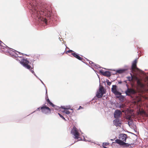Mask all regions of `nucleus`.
<instances>
[{"mask_svg": "<svg viewBox=\"0 0 148 148\" xmlns=\"http://www.w3.org/2000/svg\"><path fill=\"white\" fill-rule=\"evenodd\" d=\"M30 5L31 6L30 10L33 15L32 16L39 22L43 21L47 24V18L43 17L42 15L45 14L46 17H47V19H50L52 15L51 8L49 7L48 9L46 8L44 9L43 7H41L39 4L34 2L30 3Z\"/></svg>", "mask_w": 148, "mask_h": 148, "instance_id": "obj_1", "label": "nucleus"}, {"mask_svg": "<svg viewBox=\"0 0 148 148\" xmlns=\"http://www.w3.org/2000/svg\"><path fill=\"white\" fill-rule=\"evenodd\" d=\"M127 136L126 134H120L119 136V139H116L115 140V143L123 147H129L130 144L125 143L126 142Z\"/></svg>", "mask_w": 148, "mask_h": 148, "instance_id": "obj_2", "label": "nucleus"}, {"mask_svg": "<svg viewBox=\"0 0 148 148\" xmlns=\"http://www.w3.org/2000/svg\"><path fill=\"white\" fill-rule=\"evenodd\" d=\"M20 62V63L22 64L24 67L27 69H29L32 73L34 74L35 73L33 70V64H32V66H30L29 64H31V63H29V61L27 60V59L23 58Z\"/></svg>", "mask_w": 148, "mask_h": 148, "instance_id": "obj_3", "label": "nucleus"}, {"mask_svg": "<svg viewBox=\"0 0 148 148\" xmlns=\"http://www.w3.org/2000/svg\"><path fill=\"white\" fill-rule=\"evenodd\" d=\"M137 61L135 60L132 62L131 66L132 72L136 74H137L140 71V70L137 67Z\"/></svg>", "mask_w": 148, "mask_h": 148, "instance_id": "obj_4", "label": "nucleus"}, {"mask_svg": "<svg viewBox=\"0 0 148 148\" xmlns=\"http://www.w3.org/2000/svg\"><path fill=\"white\" fill-rule=\"evenodd\" d=\"M71 133L74 136V138L78 139L80 136V134L77 128L74 126L71 130Z\"/></svg>", "mask_w": 148, "mask_h": 148, "instance_id": "obj_5", "label": "nucleus"}, {"mask_svg": "<svg viewBox=\"0 0 148 148\" xmlns=\"http://www.w3.org/2000/svg\"><path fill=\"white\" fill-rule=\"evenodd\" d=\"M106 92V90L104 89L103 86H101L100 87L98 91L97 92L96 97L98 98H101Z\"/></svg>", "mask_w": 148, "mask_h": 148, "instance_id": "obj_6", "label": "nucleus"}, {"mask_svg": "<svg viewBox=\"0 0 148 148\" xmlns=\"http://www.w3.org/2000/svg\"><path fill=\"white\" fill-rule=\"evenodd\" d=\"M0 49L5 52L9 53L10 49L2 41L0 40Z\"/></svg>", "mask_w": 148, "mask_h": 148, "instance_id": "obj_7", "label": "nucleus"}, {"mask_svg": "<svg viewBox=\"0 0 148 148\" xmlns=\"http://www.w3.org/2000/svg\"><path fill=\"white\" fill-rule=\"evenodd\" d=\"M41 110L42 112L45 114H49L51 113V110L45 104L41 108H39L38 109H40Z\"/></svg>", "mask_w": 148, "mask_h": 148, "instance_id": "obj_8", "label": "nucleus"}, {"mask_svg": "<svg viewBox=\"0 0 148 148\" xmlns=\"http://www.w3.org/2000/svg\"><path fill=\"white\" fill-rule=\"evenodd\" d=\"M125 93L127 96H130L131 95H134L136 93V91L134 89L131 88H128L125 91Z\"/></svg>", "mask_w": 148, "mask_h": 148, "instance_id": "obj_9", "label": "nucleus"}, {"mask_svg": "<svg viewBox=\"0 0 148 148\" xmlns=\"http://www.w3.org/2000/svg\"><path fill=\"white\" fill-rule=\"evenodd\" d=\"M117 86L116 85H113L112 88H111L112 92L115 95H120L121 93L117 90Z\"/></svg>", "mask_w": 148, "mask_h": 148, "instance_id": "obj_10", "label": "nucleus"}, {"mask_svg": "<svg viewBox=\"0 0 148 148\" xmlns=\"http://www.w3.org/2000/svg\"><path fill=\"white\" fill-rule=\"evenodd\" d=\"M121 112L118 110H116L114 113V117L116 119H118L120 117V115H122Z\"/></svg>", "mask_w": 148, "mask_h": 148, "instance_id": "obj_11", "label": "nucleus"}, {"mask_svg": "<svg viewBox=\"0 0 148 148\" xmlns=\"http://www.w3.org/2000/svg\"><path fill=\"white\" fill-rule=\"evenodd\" d=\"M71 54L74 57H75L79 60L83 61V60H84V59L83 58L80 57L78 54L76 53L75 52H74L73 53H72Z\"/></svg>", "mask_w": 148, "mask_h": 148, "instance_id": "obj_12", "label": "nucleus"}, {"mask_svg": "<svg viewBox=\"0 0 148 148\" xmlns=\"http://www.w3.org/2000/svg\"><path fill=\"white\" fill-rule=\"evenodd\" d=\"M113 123L116 127H120L121 124V123L118 119H116L114 120L113 121Z\"/></svg>", "mask_w": 148, "mask_h": 148, "instance_id": "obj_13", "label": "nucleus"}, {"mask_svg": "<svg viewBox=\"0 0 148 148\" xmlns=\"http://www.w3.org/2000/svg\"><path fill=\"white\" fill-rule=\"evenodd\" d=\"M102 74L103 75L107 77H109L111 75V74L110 72L108 71H106L102 72Z\"/></svg>", "mask_w": 148, "mask_h": 148, "instance_id": "obj_14", "label": "nucleus"}, {"mask_svg": "<svg viewBox=\"0 0 148 148\" xmlns=\"http://www.w3.org/2000/svg\"><path fill=\"white\" fill-rule=\"evenodd\" d=\"M61 108L64 110V111H62L63 112H64L67 114H69L70 113V112L68 110V109L65 108L63 107H62Z\"/></svg>", "mask_w": 148, "mask_h": 148, "instance_id": "obj_15", "label": "nucleus"}, {"mask_svg": "<svg viewBox=\"0 0 148 148\" xmlns=\"http://www.w3.org/2000/svg\"><path fill=\"white\" fill-rule=\"evenodd\" d=\"M125 71V69H120L119 70H117L116 71V72L117 73H123Z\"/></svg>", "mask_w": 148, "mask_h": 148, "instance_id": "obj_16", "label": "nucleus"}, {"mask_svg": "<svg viewBox=\"0 0 148 148\" xmlns=\"http://www.w3.org/2000/svg\"><path fill=\"white\" fill-rule=\"evenodd\" d=\"M130 74L131 75V77H127V78L128 79V80L130 81H132L133 78V75L131 74Z\"/></svg>", "mask_w": 148, "mask_h": 148, "instance_id": "obj_17", "label": "nucleus"}, {"mask_svg": "<svg viewBox=\"0 0 148 148\" xmlns=\"http://www.w3.org/2000/svg\"><path fill=\"white\" fill-rule=\"evenodd\" d=\"M137 83L138 85L141 87H143V84L139 80H138V81H137Z\"/></svg>", "mask_w": 148, "mask_h": 148, "instance_id": "obj_18", "label": "nucleus"}, {"mask_svg": "<svg viewBox=\"0 0 148 148\" xmlns=\"http://www.w3.org/2000/svg\"><path fill=\"white\" fill-rule=\"evenodd\" d=\"M109 145V143H103V147H106Z\"/></svg>", "mask_w": 148, "mask_h": 148, "instance_id": "obj_19", "label": "nucleus"}, {"mask_svg": "<svg viewBox=\"0 0 148 148\" xmlns=\"http://www.w3.org/2000/svg\"><path fill=\"white\" fill-rule=\"evenodd\" d=\"M125 106L124 104H122L120 105V108H124L125 107Z\"/></svg>", "mask_w": 148, "mask_h": 148, "instance_id": "obj_20", "label": "nucleus"}, {"mask_svg": "<svg viewBox=\"0 0 148 148\" xmlns=\"http://www.w3.org/2000/svg\"><path fill=\"white\" fill-rule=\"evenodd\" d=\"M126 118L128 120H130L131 119V116L129 115L127 116H126Z\"/></svg>", "mask_w": 148, "mask_h": 148, "instance_id": "obj_21", "label": "nucleus"}, {"mask_svg": "<svg viewBox=\"0 0 148 148\" xmlns=\"http://www.w3.org/2000/svg\"><path fill=\"white\" fill-rule=\"evenodd\" d=\"M74 52L72 50H69L68 51H67L66 53H73Z\"/></svg>", "mask_w": 148, "mask_h": 148, "instance_id": "obj_22", "label": "nucleus"}, {"mask_svg": "<svg viewBox=\"0 0 148 148\" xmlns=\"http://www.w3.org/2000/svg\"><path fill=\"white\" fill-rule=\"evenodd\" d=\"M58 115L60 116V117L62 118L63 119L65 120V118L62 115L60 114V113H58Z\"/></svg>", "mask_w": 148, "mask_h": 148, "instance_id": "obj_23", "label": "nucleus"}, {"mask_svg": "<svg viewBox=\"0 0 148 148\" xmlns=\"http://www.w3.org/2000/svg\"><path fill=\"white\" fill-rule=\"evenodd\" d=\"M49 103L50 105H51L52 107H54L55 106V105L52 103H51V101L49 102Z\"/></svg>", "mask_w": 148, "mask_h": 148, "instance_id": "obj_24", "label": "nucleus"}, {"mask_svg": "<svg viewBox=\"0 0 148 148\" xmlns=\"http://www.w3.org/2000/svg\"><path fill=\"white\" fill-rule=\"evenodd\" d=\"M82 108H83L81 106H79V108H78L77 109V110H79L80 109H82Z\"/></svg>", "mask_w": 148, "mask_h": 148, "instance_id": "obj_25", "label": "nucleus"}, {"mask_svg": "<svg viewBox=\"0 0 148 148\" xmlns=\"http://www.w3.org/2000/svg\"><path fill=\"white\" fill-rule=\"evenodd\" d=\"M47 102L49 103V102H50V100H49V98H48L47 99Z\"/></svg>", "mask_w": 148, "mask_h": 148, "instance_id": "obj_26", "label": "nucleus"}, {"mask_svg": "<svg viewBox=\"0 0 148 148\" xmlns=\"http://www.w3.org/2000/svg\"><path fill=\"white\" fill-rule=\"evenodd\" d=\"M118 83L119 84H121L122 83V82H119Z\"/></svg>", "mask_w": 148, "mask_h": 148, "instance_id": "obj_27", "label": "nucleus"}, {"mask_svg": "<svg viewBox=\"0 0 148 148\" xmlns=\"http://www.w3.org/2000/svg\"><path fill=\"white\" fill-rule=\"evenodd\" d=\"M17 52L19 54H20V53L19 52Z\"/></svg>", "mask_w": 148, "mask_h": 148, "instance_id": "obj_28", "label": "nucleus"}, {"mask_svg": "<svg viewBox=\"0 0 148 148\" xmlns=\"http://www.w3.org/2000/svg\"><path fill=\"white\" fill-rule=\"evenodd\" d=\"M111 140H113V139H111Z\"/></svg>", "mask_w": 148, "mask_h": 148, "instance_id": "obj_29", "label": "nucleus"}, {"mask_svg": "<svg viewBox=\"0 0 148 148\" xmlns=\"http://www.w3.org/2000/svg\"><path fill=\"white\" fill-rule=\"evenodd\" d=\"M71 110H73V109H71Z\"/></svg>", "mask_w": 148, "mask_h": 148, "instance_id": "obj_30", "label": "nucleus"}, {"mask_svg": "<svg viewBox=\"0 0 148 148\" xmlns=\"http://www.w3.org/2000/svg\"><path fill=\"white\" fill-rule=\"evenodd\" d=\"M135 77L136 78H137L136 77Z\"/></svg>", "mask_w": 148, "mask_h": 148, "instance_id": "obj_31", "label": "nucleus"}]
</instances>
